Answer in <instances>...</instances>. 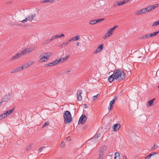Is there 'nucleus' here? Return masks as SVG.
Returning <instances> with one entry per match:
<instances>
[{
	"instance_id": "nucleus-11",
	"label": "nucleus",
	"mask_w": 159,
	"mask_h": 159,
	"mask_svg": "<svg viewBox=\"0 0 159 159\" xmlns=\"http://www.w3.org/2000/svg\"><path fill=\"white\" fill-rule=\"evenodd\" d=\"M22 55L20 52L17 53L15 56H13L11 58V61L15 60L16 59H18L22 56Z\"/></svg>"
},
{
	"instance_id": "nucleus-44",
	"label": "nucleus",
	"mask_w": 159,
	"mask_h": 159,
	"mask_svg": "<svg viewBox=\"0 0 159 159\" xmlns=\"http://www.w3.org/2000/svg\"><path fill=\"white\" fill-rule=\"evenodd\" d=\"M65 146V143L63 142H62L61 144V146L62 148H64Z\"/></svg>"
},
{
	"instance_id": "nucleus-14",
	"label": "nucleus",
	"mask_w": 159,
	"mask_h": 159,
	"mask_svg": "<svg viewBox=\"0 0 159 159\" xmlns=\"http://www.w3.org/2000/svg\"><path fill=\"white\" fill-rule=\"evenodd\" d=\"M82 93V91L81 90H80L77 92V99L79 101H81L82 99V97L81 96V94Z\"/></svg>"
},
{
	"instance_id": "nucleus-36",
	"label": "nucleus",
	"mask_w": 159,
	"mask_h": 159,
	"mask_svg": "<svg viewBox=\"0 0 159 159\" xmlns=\"http://www.w3.org/2000/svg\"><path fill=\"white\" fill-rule=\"evenodd\" d=\"M49 124V122L48 121H47L43 125L42 128H43V127L48 126Z\"/></svg>"
},
{
	"instance_id": "nucleus-63",
	"label": "nucleus",
	"mask_w": 159,
	"mask_h": 159,
	"mask_svg": "<svg viewBox=\"0 0 159 159\" xmlns=\"http://www.w3.org/2000/svg\"><path fill=\"white\" fill-rule=\"evenodd\" d=\"M158 87L159 88V85L158 86Z\"/></svg>"
},
{
	"instance_id": "nucleus-19",
	"label": "nucleus",
	"mask_w": 159,
	"mask_h": 159,
	"mask_svg": "<svg viewBox=\"0 0 159 159\" xmlns=\"http://www.w3.org/2000/svg\"><path fill=\"white\" fill-rule=\"evenodd\" d=\"M150 38V37L149 36V34H148L141 36L140 38V39H149Z\"/></svg>"
},
{
	"instance_id": "nucleus-27",
	"label": "nucleus",
	"mask_w": 159,
	"mask_h": 159,
	"mask_svg": "<svg viewBox=\"0 0 159 159\" xmlns=\"http://www.w3.org/2000/svg\"><path fill=\"white\" fill-rule=\"evenodd\" d=\"M89 23L91 25H94L97 23L96 20H93L89 21Z\"/></svg>"
},
{
	"instance_id": "nucleus-12",
	"label": "nucleus",
	"mask_w": 159,
	"mask_h": 159,
	"mask_svg": "<svg viewBox=\"0 0 159 159\" xmlns=\"http://www.w3.org/2000/svg\"><path fill=\"white\" fill-rule=\"evenodd\" d=\"M36 16V14H34L30 15H28L26 16V17L27 19L28 20L31 21L33 20Z\"/></svg>"
},
{
	"instance_id": "nucleus-21",
	"label": "nucleus",
	"mask_w": 159,
	"mask_h": 159,
	"mask_svg": "<svg viewBox=\"0 0 159 159\" xmlns=\"http://www.w3.org/2000/svg\"><path fill=\"white\" fill-rule=\"evenodd\" d=\"M159 33V31H158L149 34V36L150 37V38L152 37L153 36H156L157 34H158Z\"/></svg>"
},
{
	"instance_id": "nucleus-1",
	"label": "nucleus",
	"mask_w": 159,
	"mask_h": 159,
	"mask_svg": "<svg viewBox=\"0 0 159 159\" xmlns=\"http://www.w3.org/2000/svg\"><path fill=\"white\" fill-rule=\"evenodd\" d=\"M125 75L123 70L116 69L114 70L113 73L108 77V80L109 82L111 83L114 81V79L119 80L118 79L120 78L121 79L124 80L125 78Z\"/></svg>"
},
{
	"instance_id": "nucleus-61",
	"label": "nucleus",
	"mask_w": 159,
	"mask_h": 159,
	"mask_svg": "<svg viewBox=\"0 0 159 159\" xmlns=\"http://www.w3.org/2000/svg\"><path fill=\"white\" fill-rule=\"evenodd\" d=\"M124 1H125L126 2V3L129 1V0H124Z\"/></svg>"
},
{
	"instance_id": "nucleus-51",
	"label": "nucleus",
	"mask_w": 159,
	"mask_h": 159,
	"mask_svg": "<svg viewBox=\"0 0 159 159\" xmlns=\"http://www.w3.org/2000/svg\"><path fill=\"white\" fill-rule=\"evenodd\" d=\"M43 148L42 147L40 148L39 149V151H40V152H42L43 150Z\"/></svg>"
},
{
	"instance_id": "nucleus-46",
	"label": "nucleus",
	"mask_w": 159,
	"mask_h": 159,
	"mask_svg": "<svg viewBox=\"0 0 159 159\" xmlns=\"http://www.w3.org/2000/svg\"><path fill=\"white\" fill-rule=\"evenodd\" d=\"M0 116H1V117H3V118H5L6 117V116H5V114H4V113L0 115Z\"/></svg>"
},
{
	"instance_id": "nucleus-15",
	"label": "nucleus",
	"mask_w": 159,
	"mask_h": 159,
	"mask_svg": "<svg viewBox=\"0 0 159 159\" xmlns=\"http://www.w3.org/2000/svg\"><path fill=\"white\" fill-rule=\"evenodd\" d=\"M57 61H55L51 63H49L48 64H45L44 66L45 67H48V66H52L57 64Z\"/></svg>"
},
{
	"instance_id": "nucleus-53",
	"label": "nucleus",
	"mask_w": 159,
	"mask_h": 159,
	"mask_svg": "<svg viewBox=\"0 0 159 159\" xmlns=\"http://www.w3.org/2000/svg\"><path fill=\"white\" fill-rule=\"evenodd\" d=\"M64 35L63 34H61L60 35H59L60 38H61L62 37H64Z\"/></svg>"
},
{
	"instance_id": "nucleus-47",
	"label": "nucleus",
	"mask_w": 159,
	"mask_h": 159,
	"mask_svg": "<svg viewBox=\"0 0 159 159\" xmlns=\"http://www.w3.org/2000/svg\"><path fill=\"white\" fill-rule=\"evenodd\" d=\"M27 20H28V19H27L26 18H26L25 19L23 20L22 21V23H24L25 22H26L27 21Z\"/></svg>"
},
{
	"instance_id": "nucleus-17",
	"label": "nucleus",
	"mask_w": 159,
	"mask_h": 159,
	"mask_svg": "<svg viewBox=\"0 0 159 159\" xmlns=\"http://www.w3.org/2000/svg\"><path fill=\"white\" fill-rule=\"evenodd\" d=\"M120 127V124H114L113 126V129L114 131H116L118 130Z\"/></svg>"
},
{
	"instance_id": "nucleus-29",
	"label": "nucleus",
	"mask_w": 159,
	"mask_h": 159,
	"mask_svg": "<svg viewBox=\"0 0 159 159\" xmlns=\"http://www.w3.org/2000/svg\"><path fill=\"white\" fill-rule=\"evenodd\" d=\"M67 45V43H64L61 44L59 46V47L60 48H62L63 47H66Z\"/></svg>"
},
{
	"instance_id": "nucleus-3",
	"label": "nucleus",
	"mask_w": 159,
	"mask_h": 159,
	"mask_svg": "<svg viewBox=\"0 0 159 159\" xmlns=\"http://www.w3.org/2000/svg\"><path fill=\"white\" fill-rule=\"evenodd\" d=\"M87 118L85 115L83 114L80 117L78 122L79 124H82V125L84 124L86 121Z\"/></svg>"
},
{
	"instance_id": "nucleus-4",
	"label": "nucleus",
	"mask_w": 159,
	"mask_h": 159,
	"mask_svg": "<svg viewBox=\"0 0 159 159\" xmlns=\"http://www.w3.org/2000/svg\"><path fill=\"white\" fill-rule=\"evenodd\" d=\"M107 147L105 145H102V147L100 148V150L99 151V157L103 158V156L104 154V151L106 149Z\"/></svg>"
},
{
	"instance_id": "nucleus-45",
	"label": "nucleus",
	"mask_w": 159,
	"mask_h": 159,
	"mask_svg": "<svg viewBox=\"0 0 159 159\" xmlns=\"http://www.w3.org/2000/svg\"><path fill=\"white\" fill-rule=\"evenodd\" d=\"M71 70H67L65 71V73L66 74H67L68 73L70 72H71Z\"/></svg>"
},
{
	"instance_id": "nucleus-30",
	"label": "nucleus",
	"mask_w": 159,
	"mask_h": 159,
	"mask_svg": "<svg viewBox=\"0 0 159 159\" xmlns=\"http://www.w3.org/2000/svg\"><path fill=\"white\" fill-rule=\"evenodd\" d=\"M126 3V1H123L121 2L120 1V2H118V6H121L122 5Z\"/></svg>"
},
{
	"instance_id": "nucleus-9",
	"label": "nucleus",
	"mask_w": 159,
	"mask_h": 159,
	"mask_svg": "<svg viewBox=\"0 0 159 159\" xmlns=\"http://www.w3.org/2000/svg\"><path fill=\"white\" fill-rule=\"evenodd\" d=\"M33 49L32 48H26L24 49L21 52L22 55H24L28 54L32 51Z\"/></svg>"
},
{
	"instance_id": "nucleus-57",
	"label": "nucleus",
	"mask_w": 159,
	"mask_h": 159,
	"mask_svg": "<svg viewBox=\"0 0 159 159\" xmlns=\"http://www.w3.org/2000/svg\"><path fill=\"white\" fill-rule=\"evenodd\" d=\"M67 139L68 140H69V139H70V140H71V139L69 137H68L67 138Z\"/></svg>"
},
{
	"instance_id": "nucleus-31",
	"label": "nucleus",
	"mask_w": 159,
	"mask_h": 159,
	"mask_svg": "<svg viewBox=\"0 0 159 159\" xmlns=\"http://www.w3.org/2000/svg\"><path fill=\"white\" fill-rule=\"evenodd\" d=\"M114 30V29L112 28L109 29L108 30L107 32H108V33H109L110 34H112V32H113Z\"/></svg>"
},
{
	"instance_id": "nucleus-6",
	"label": "nucleus",
	"mask_w": 159,
	"mask_h": 159,
	"mask_svg": "<svg viewBox=\"0 0 159 159\" xmlns=\"http://www.w3.org/2000/svg\"><path fill=\"white\" fill-rule=\"evenodd\" d=\"M159 5L158 4H156L155 5H151L148 6L145 8L146 12H149L157 8Z\"/></svg>"
},
{
	"instance_id": "nucleus-18",
	"label": "nucleus",
	"mask_w": 159,
	"mask_h": 159,
	"mask_svg": "<svg viewBox=\"0 0 159 159\" xmlns=\"http://www.w3.org/2000/svg\"><path fill=\"white\" fill-rule=\"evenodd\" d=\"M100 136V134L99 133H97L96 135H95L92 138V139L94 141H97L99 137Z\"/></svg>"
},
{
	"instance_id": "nucleus-41",
	"label": "nucleus",
	"mask_w": 159,
	"mask_h": 159,
	"mask_svg": "<svg viewBox=\"0 0 159 159\" xmlns=\"http://www.w3.org/2000/svg\"><path fill=\"white\" fill-rule=\"evenodd\" d=\"M98 94H97V95L95 96H94L93 97V100H95L97 99V98L98 97Z\"/></svg>"
},
{
	"instance_id": "nucleus-49",
	"label": "nucleus",
	"mask_w": 159,
	"mask_h": 159,
	"mask_svg": "<svg viewBox=\"0 0 159 159\" xmlns=\"http://www.w3.org/2000/svg\"><path fill=\"white\" fill-rule=\"evenodd\" d=\"M51 39H47L46 41V43H49L50 41H51Z\"/></svg>"
},
{
	"instance_id": "nucleus-55",
	"label": "nucleus",
	"mask_w": 159,
	"mask_h": 159,
	"mask_svg": "<svg viewBox=\"0 0 159 159\" xmlns=\"http://www.w3.org/2000/svg\"><path fill=\"white\" fill-rule=\"evenodd\" d=\"M49 0V2H54V0Z\"/></svg>"
},
{
	"instance_id": "nucleus-60",
	"label": "nucleus",
	"mask_w": 159,
	"mask_h": 159,
	"mask_svg": "<svg viewBox=\"0 0 159 159\" xmlns=\"http://www.w3.org/2000/svg\"><path fill=\"white\" fill-rule=\"evenodd\" d=\"M103 158H102L100 157H99L97 159H102Z\"/></svg>"
},
{
	"instance_id": "nucleus-34",
	"label": "nucleus",
	"mask_w": 159,
	"mask_h": 159,
	"mask_svg": "<svg viewBox=\"0 0 159 159\" xmlns=\"http://www.w3.org/2000/svg\"><path fill=\"white\" fill-rule=\"evenodd\" d=\"M45 54H46L45 55H47V57L48 58L49 57L51 56L52 54V53L50 52L45 53Z\"/></svg>"
},
{
	"instance_id": "nucleus-39",
	"label": "nucleus",
	"mask_w": 159,
	"mask_h": 159,
	"mask_svg": "<svg viewBox=\"0 0 159 159\" xmlns=\"http://www.w3.org/2000/svg\"><path fill=\"white\" fill-rule=\"evenodd\" d=\"M118 6V1H116L114 3L113 7H115Z\"/></svg>"
},
{
	"instance_id": "nucleus-24",
	"label": "nucleus",
	"mask_w": 159,
	"mask_h": 159,
	"mask_svg": "<svg viewBox=\"0 0 159 159\" xmlns=\"http://www.w3.org/2000/svg\"><path fill=\"white\" fill-rule=\"evenodd\" d=\"M21 70H22V69H21V67H18V68L13 70L11 72V73H13L16 72L20 71Z\"/></svg>"
},
{
	"instance_id": "nucleus-59",
	"label": "nucleus",
	"mask_w": 159,
	"mask_h": 159,
	"mask_svg": "<svg viewBox=\"0 0 159 159\" xmlns=\"http://www.w3.org/2000/svg\"><path fill=\"white\" fill-rule=\"evenodd\" d=\"M2 119H3V117H1V116H0V120H1Z\"/></svg>"
},
{
	"instance_id": "nucleus-28",
	"label": "nucleus",
	"mask_w": 159,
	"mask_h": 159,
	"mask_svg": "<svg viewBox=\"0 0 159 159\" xmlns=\"http://www.w3.org/2000/svg\"><path fill=\"white\" fill-rule=\"evenodd\" d=\"M80 37L79 36H77L74 37L72 38L73 41L78 40L79 39Z\"/></svg>"
},
{
	"instance_id": "nucleus-62",
	"label": "nucleus",
	"mask_w": 159,
	"mask_h": 159,
	"mask_svg": "<svg viewBox=\"0 0 159 159\" xmlns=\"http://www.w3.org/2000/svg\"><path fill=\"white\" fill-rule=\"evenodd\" d=\"M2 102H0V106L1 105V104L2 103Z\"/></svg>"
},
{
	"instance_id": "nucleus-54",
	"label": "nucleus",
	"mask_w": 159,
	"mask_h": 159,
	"mask_svg": "<svg viewBox=\"0 0 159 159\" xmlns=\"http://www.w3.org/2000/svg\"><path fill=\"white\" fill-rule=\"evenodd\" d=\"M118 27V26L117 25H115L114 26V27L113 28V29H114V30H115V29L117 27Z\"/></svg>"
},
{
	"instance_id": "nucleus-8",
	"label": "nucleus",
	"mask_w": 159,
	"mask_h": 159,
	"mask_svg": "<svg viewBox=\"0 0 159 159\" xmlns=\"http://www.w3.org/2000/svg\"><path fill=\"white\" fill-rule=\"evenodd\" d=\"M117 98H116V96H115L113 99L110 102L108 108L109 110L110 111L113 108L112 105L117 100Z\"/></svg>"
},
{
	"instance_id": "nucleus-35",
	"label": "nucleus",
	"mask_w": 159,
	"mask_h": 159,
	"mask_svg": "<svg viewBox=\"0 0 159 159\" xmlns=\"http://www.w3.org/2000/svg\"><path fill=\"white\" fill-rule=\"evenodd\" d=\"M105 20V18H101L99 19H98L96 20V21L97 22V23H98L100 22H101Z\"/></svg>"
},
{
	"instance_id": "nucleus-2",
	"label": "nucleus",
	"mask_w": 159,
	"mask_h": 159,
	"mask_svg": "<svg viewBox=\"0 0 159 159\" xmlns=\"http://www.w3.org/2000/svg\"><path fill=\"white\" fill-rule=\"evenodd\" d=\"M64 123L66 124L70 123L72 121V117L70 112L68 111H64L63 114Z\"/></svg>"
},
{
	"instance_id": "nucleus-37",
	"label": "nucleus",
	"mask_w": 159,
	"mask_h": 159,
	"mask_svg": "<svg viewBox=\"0 0 159 159\" xmlns=\"http://www.w3.org/2000/svg\"><path fill=\"white\" fill-rule=\"evenodd\" d=\"M34 63V62L33 61H30L27 62V64L29 66L32 65Z\"/></svg>"
},
{
	"instance_id": "nucleus-52",
	"label": "nucleus",
	"mask_w": 159,
	"mask_h": 159,
	"mask_svg": "<svg viewBox=\"0 0 159 159\" xmlns=\"http://www.w3.org/2000/svg\"><path fill=\"white\" fill-rule=\"evenodd\" d=\"M55 36L56 37V39L57 38H60L59 35L58 34H57L56 35H55Z\"/></svg>"
},
{
	"instance_id": "nucleus-5",
	"label": "nucleus",
	"mask_w": 159,
	"mask_h": 159,
	"mask_svg": "<svg viewBox=\"0 0 159 159\" xmlns=\"http://www.w3.org/2000/svg\"><path fill=\"white\" fill-rule=\"evenodd\" d=\"M12 95L11 93H10L4 96L2 99L1 101L2 102H6L9 101L11 98Z\"/></svg>"
},
{
	"instance_id": "nucleus-43",
	"label": "nucleus",
	"mask_w": 159,
	"mask_h": 159,
	"mask_svg": "<svg viewBox=\"0 0 159 159\" xmlns=\"http://www.w3.org/2000/svg\"><path fill=\"white\" fill-rule=\"evenodd\" d=\"M69 56H70V55H68L67 56L65 57L64 58H63L64 60V61L67 60L68 59V58L69 57Z\"/></svg>"
},
{
	"instance_id": "nucleus-26",
	"label": "nucleus",
	"mask_w": 159,
	"mask_h": 159,
	"mask_svg": "<svg viewBox=\"0 0 159 159\" xmlns=\"http://www.w3.org/2000/svg\"><path fill=\"white\" fill-rule=\"evenodd\" d=\"M28 67H29V66L27 63H26L23 64L22 66L21 67V69L22 70L24 68H26Z\"/></svg>"
},
{
	"instance_id": "nucleus-58",
	"label": "nucleus",
	"mask_w": 159,
	"mask_h": 159,
	"mask_svg": "<svg viewBox=\"0 0 159 159\" xmlns=\"http://www.w3.org/2000/svg\"><path fill=\"white\" fill-rule=\"evenodd\" d=\"M123 159H126V157L125 156H123Z\"/></svg>"
},
{
	"instance_id": "nucleus-33",
	"label": "nucleus",
	"mask_w": 159,
	"mask_h": 159,
	"mask_svg": "<svg viewBox=\"0 0 159 159\" xmlns=\"http://www.w3.org/2000/svg\"><path fill=\"white\" fill-rule=\"evenodd\" d=\"M110 34L109 33H108V32H107V33H106L103 36V39H105L109 37L110 36Z\"/></svg>"
},
{
	"instance_id": "nucleus-16",
	"label": "nucleus",
	"mask_w": 159,
	"mask_h": 159,
	"mask_svg": "<svg viewBox=\"0 0 159 159\" xmlns=\"http://www.w3.org/2000/svg\"><path fill=\"white\" fill-rule=\"evenodd\" d=\"M14 110V108H13L11 110H7V111H5L4 112V114H5V116L7 117V116L11 114L12 113Z\"/></svg>"
},
{
	"instance_id": "nucleus-20",
	"label": "nucleus",
	"mask_w": 159,
	"mask_h": 159,
	"mask_svg": "<svg viewBox=\"0 0 159 159\" xmlns=\"http://www.w3.org/2000/svg\"><path fill=\"white\" fill-rule=\"evenodd\" d=\"M156 153L154 152H152L151 153H150L148 155L146 156L145 157V159H149L154 154H156Z\"/></svg>"
},
{
	"instance_id": "nucleus-40",
	"label": "nucleus",
	"mask_w": 159,
	"mask_h": 159,
	"mask_svg": "<svg viewBox=\"0 0 159 159\" xmlns=\"http://www.w3.org/2000/svg\"><path fill=\"white\" fill-rule=\"evenodd\" d=\"M158 147V146L156 144H155L154 146L152 147L151 150H153L154 149Z\"/></svg>"
},
{
	"instance_id": "nucleus-50",
	"label": "nucleus",
	"mask_w": 159,
	"mask_h": 159,
	"mask_svg": "<svg viewBox=\"0 0 159 159\" xmlns=\"http://www.w3.org/2000/svg\"><path fill=\"white\" fill-rule=\"evenodd\" d=\"M56 39V37H55V36H53L52 37V39H51V41H52V40H54V39Z\"/></svg>"
},
{
	"instance_id": "nucleus-10",
	"label": "nucleus",
	"mask_w": 159,
	"mask_h": 159,
	"mask_svg": "<svg viewBox=\"0 0 159 159\" xmlns=\"http://www.w3.org/2000/svg\"><path fill=\"white\" fill-rule=\"evenodd\" d=\"M103 48V44H102L99 45L98 47L93 52V54H96L102 51Z\"/></svg>"
},
{
	"instance_id": "nucleus-32",
	"label": "nucleus",
	"mask_w": 159,
	"mask_h": 159,
	"mask_svg": "<svg viewBox=\"0 0 159 159\" xmlns=\"http://www.w3.org/2000/svg\"><path fill=\"white\" fill-rule=\"evenodd\" d=\"M159 25V20L154 22L152 25V26H155Z\"/></svg>"
},
{
	"instance_id": "nucleus-22",
	"label": "nucleus",
	"mask_w": 159,
	"mask_h": 159,
	"mask_svg": "<svg viewBox=\"0 0 159 159\" xmlns=\"http://www.w3.org/2000/svg\"><path fill=\"white\" fill-rule=\"evenodd\" d=\"M114 159H120V154L118 152H116L115 154Z\"/></svg>"
},
{
	"instance_id": "nucleus-42",
	"label": "nucleus",
	"mask_w": 159,
	"mask_h": 159,
	"mask_svg": "<svg viewBox=\"0 0 159 159\" xmlns=\"http://www.w3.org/2000/svg\"><path fill=\"white\" fill-rule=\"evenodd\" d=\"M49 2V0H44L42 1V3H48Z\"/></svg>"
},
{
	"instance_id": "nucleus-23",
	"label": "nucleus",
	"mask_w": 159,
	"mask_h": 159,
	"mask_svg": "<svg viewBox=\"0 0 159 159\" xmlns=\"http://www.w3.org/2000/svg\"><path fill=\"white\" fill-rule=\"evenodd\" d=\"M55 61H57V64L58 63H61L64 61V60L63 58V57H61V58L58 60L57 59H56L55 60Z\"/></svg>"
},
{
	"instance_id": "nucleus-13",
	"label": "nucleus",
	"mask_w": 159,
	"mask_h": 159,
	"mask_svg": "<svg viewBox=\"0 0 159 159\" xmlns=\"http://www.w3.org/2000/svg\"><path fill=\"white\" fill-rule=\"evenodd\" d=\"M146 12V11L145 10V8H144L135 12V14L136 15H139L140 14H142L143 13H145Z\"/></svg>"
},
{
	"instance_id": "nucleus-25",
	"label": "nucleus",
	"mask_w": 159,
	"mask_h": 159,
	"mask_svg": "<svg viewBox=\"0 0 159 159\" xmlns=\"http://www.w3.org/2000/svg\"><path fill=\"white\" fill-rule=\"evenodd\" d=\"M155 99V98H154L148 102V103L150 106H152L153 105V102Z\"/></svg>"
},
{
	"instance_id": "nucleus-7",
	"label": "nucleus",
	"mask_w": 159,
	"mask_h": 159,
	"mask_svg": "<svg viewBox=\"0 0 159 159\" xmlns=\"http://www.w3.org/2000/svg\"><path fill=\"white\" fill-rule=\"evenodd\" d=\"M45 53L42 54L39 57L40 60L39 61V62H45L47 61L49 58L47 57H46Z\"/></svg>"
},
{
	"instance_id": "nucleus-38",
	"label": "nucleus",
	"mask_w": 159,
	"mask_h": 159,
	"mask_svg": "<svg viewBox=\"0 0 159 159\" xmlns=\"http://www.w3.org/2000/svg\"><path fill=\"white\" fill-rule=\"evenodd\" d=\"M32 147V145H30L29 146H28L26 148V150L27 151H29V150Z\"/></svg>"
},
{
	"instance_id": "nucleus-48",
	"label": "nucleus",
	"mask_w": 159,
	"mask_h": 159,
	"mask_svg": "<svg viewBox=\"0 0 159 159\" xmlns=\"http://www.w3.org/2000/svg\"><path fill=\"white\" fill-rule=\"evenodd\" d=\"M73 41L72 39V38L69 39V40H67L66 41V43H67V44L69 43L70 41Z\"/></svg>"
},
{
	"instance_id": "nucleus-56",
	"label": "nucleus",
	"mask_w": 159,
	"mask_h": 159,
	"mask_svg": "<svg viewBox=\"0 0 159 159\" xmlns=\"http://www.w3.org/2000/svg\"><path fill=\"white\" fill-rule=\"evenodd\" d=\"M79 44H80V43H79V42H77L76 43V45L78 46H79Z\"/></svg>"
}]
</instances>
